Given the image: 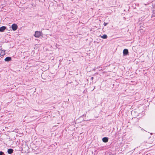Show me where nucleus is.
I'll use <instances>...</instances> for the list:
<instances>
[{
	"label": "nucleus",
	"instance_id": "nucleus-1",
	"mask_svg": "<svg viewBox=\"0 0 155 155\" xmlns=\"http://www.w3.org/2000/svg\"><path fill=\"white\" fill-rule=\"evenodd\" d=\"M41 32L39 31H36L34 34V36L37 38H38L41 35Z\"/></svg>",
	"mask_w": 155,
	"mask_h": 155
},
{
	"label": "nucleus",
	"instance_id": "nucleus-2",
	"mask_svg": "<svg viewBox=\"0 0 155 155\" xmlns=\"http://www.w3.org/2000/svg\"><path fill=\"white\" fill-rule=\"evenodd\" d=\"M12 28L13 31H15L17 29L18 26L16 24H13L12 26Z\"/></svg>",
	"mask_w": 155,
	"mask_h": 155
},
{
	"label": "nucleus",
	"instance_id": "nucleus-3",
	"mask_svg": "<svg viewBox=\"0 0 155 155\" xmlns=\"http://www.w3.org/2000/svg\"><path fill=\"white\" fill-rule=\"evenodd\" d=\"M128 54V51L127 49H125L123 51V54L124 55H126Z\"/></svg>",
	"mask_w": 155,
	"mask_h": 155
},
{
	"label": "nucleus",
	"instance_id": "nucleus-4",
	"mask_svg": "<svg viewBox=\"0 0 155 155\" xmlns=\"http://www.w3.org/2000/svg\"><path fill=\"white\" fill-rule=\"evenodd\" d=\"M12 60V58L10 57H8L5 58V61H9Z\"/></svg>",
	"mask_w": 155,
	"mask_h": 155
},
{
	"label": "nucleus",
	"instance_id": "nucleus-5",
	"mask_svg": "<svg viewBox=\"0 0 155 155\" xmlns=\"http://www.w3.org/2000/svg\"><path fill=\"white\" fill-rule=\"evenodd\" d=\"M108 139L107 137H104L102 138V141L104 143H106L108 142Z\"/></svg>",
	"mask_w": 155,
	"mask_h": 155
},
{
	"label": "nucleus",
	"instance_id": "nucleus-6",
	"mask_svg": "<svg viewBox=\"0 0 155 155\" xmlns=\"http://www.w3.org/2000/svg\"><path fill=\"white\" fill-rule=\"evenodd\" d=\"M6 27L3 26L0 27V31L3 32L6 29Z\"/></svg>",
	"mask_w": 155,
	"mask_h": 155
},
{
	"label": "nucleus",
	"instance_id": "nucleus-7",
	"mask_svg": "<svg viewBox=\"0 0 155 155\" xmlns=\"http://www.w3.org/2000/svg\"><path fill=\"white\" fill-rule=\"evenodd\" d=\"M5 52L3 50H0V57L5 54Z\"/></svg>",
	"mask_w": 155,
	"mask_h": 155
},
{
	"label": "nucleus",
	"instance_id": "nucleus-8",
	"mask_svg": "<svg viewBox=\"0 0 155 155\" xmlns=\"http://www.w3.org/2000/svg\"><path fill=\"white\" fill-rule=\"evenodd\" d=\"M13 150L12 149H9L8 150V153L9 154H12L13 153Z\"/></svg>",
	"mask_w": 155,
	"mask_h": 155
},
{
	"label": "nucleus",
	"instance_id": "nucleus-9",
	"mask_svg": "<svg viewBox=\"0 0 155 155\" xmlns=\"http://www.w3.org/2000/svg\"><path fill=\"white\" fill-rule=\"evenodd\" d=\"M107 36L106 35H103L101 36V37L104 39H106L107 38Z\"/></svg>",
	"mask_w": 155,
	"mask_h": 155
},
{
	"label": "nucleus",
	"instance_id": "nucleus-10",
	"mask_svg": "<svg viewBox=\"0 0 155 155\" xmlns=\"http://www.w3.org/2000/svg\"><path fill=\"white\" fill-rule=\"evenodd\" d=\"M4 154V153L2 151L0 152V155H3Z\"/></svg>",
	"mask_w": 155,
	"mask_h": 155
},
{
	"label": "nucleus",
	"instance_id": "nucleus-11",
	"mask_svg": "<svg viewBox=\"0 0 155 155\" xmlns=\"http://www.w3.org/2000/svg\"><path fill=\"white\" fill-rule=\"evenodd\" d=\"M107 24H108V23H107L104 22V26H106Z\"/></svg>",
	"mask_w": 155,
	"mask_h": 155
},
{
	"label": "nucleus",
	"instance_id": "nucleus-12",
	"mask_svg": "<svg viewBox=\"0 0 155 155\" xmlns=\"http://www.w3.org/2000/svg\"><path fill=\"white\" fill-rule=\"evenodd\" d=\"M93 79H94V77H91V80H93Z\"/></svg>",
	"mask_w": 155,
	"mask_h": 155
},
{
	"label": "nucleus",
	"instance_id": "nucleus-13",
	"mask_svg": "<svg viewBox=\"0 0 155 155\" xmlns=\"http://www.w3.org/2000/svg\"><path fill=\"white\" fill-rule=\"evenodd\" d=\"M153 13L154 15L155 16V11H154L153 12Z\"/></svg>",
	"mask_w": 155,
	"mask_h": 155
}]
</instances>
